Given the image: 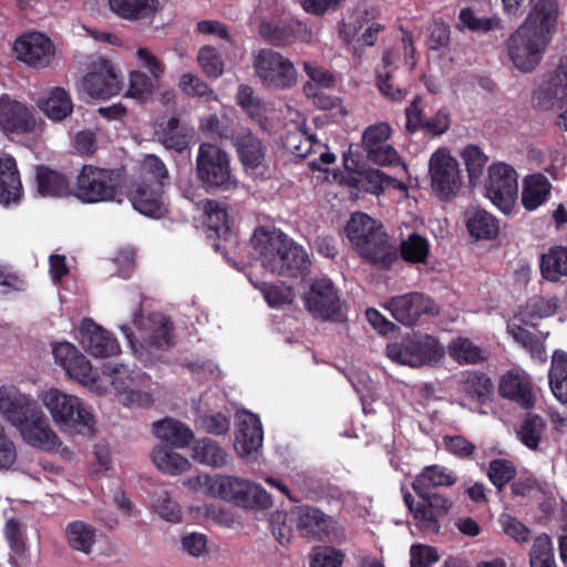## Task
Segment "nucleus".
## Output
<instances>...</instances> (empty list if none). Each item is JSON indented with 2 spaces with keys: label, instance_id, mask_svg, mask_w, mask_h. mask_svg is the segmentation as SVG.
Wrapping results in <instances>:
<instances>
[{
  "label": "nucleus",
  "instance_id": "412c9836",
  "mask_svg": "<svg viewBox=\"0 0 567 567\" xmlns=\"http://www.w3.org/2000/svg\"><path fill=\"white\" fill-rule=\"evenodd\" d=\"M13 50L19 60L37 69L48 66L54 55L53 43L39 32L28 33L17 39Z\"/></svg>",
  "mask_w": 567,
  "mask_h": 567
},
{
  "label": "nucleus",
  "instance_id": "473e14b6",
  "mask_svg": "<svg viewBox=\"0 0 567 567\" xmlns=\"http://www.w3.org/2000/svg\"><path fill=\"white\" fill-rule=\"evenodd\" d=\"M458 392L470 402L484 404L493 393L491 378L482 371L467 370L460 374Z\"/></svg>",
  "mask_w": 567,
  "mask_h": 567
},
{
  "label": "nucleus",
  "instance_id": "dca6fc26",
  "mask_svg": "<svg viewBox=\"0 0 567 567\" xmlns=\"http://www.w3.org/2000/svg\"><path fill=\"white\" fill-rule=\"evenodd\" d=\"M55 362L61 365L69 378L99 391V375L93 371L90 360L70 342H60L52 350Z\"/></svg>",
  "mask_w": 567,
  "mask_h": 567
},
{
  "label": "nucleus",
  "instance_id": "603ef678",
  "mask_svg": "<svg viewBox=\"0 0 567 567\" xmlns=\"http://www.w3.org/2000/svg\"><path fill=\"white\" fill-rule=\"evenodd\" d=\"M513 339L526 349L532 358L545 362L547 359L545 347L540 338L527 330L520 324H512L508 327Z\"/></svg>",
  "mask_w": 567,
  "mask_h": 567
},
{
  "label": "nucleus",
  "instance_id": "393cba45",
  "mask_svg": "<svg viewBox=\"0 0 567 567\" xmlns=\"http://www.w3.org/2000/svg\"><path fill=\"white\" fill-rule=\"evenodd\" d=\"M38 404L16 388H0V412L19 429L37 409Z\"/></svg>",
  "mask_w": 567,
  "mask_h": 567
},
{
  "label": "nucleus",
  "instance_id": "5fc2aeb1",
  "mask_svg": "<svg viewBox=\"0 0 567 567\" xmlns=\"http://www.w3.org/2000/svg\"><path fill=\"white\" fill-rule=\"evenodd\" d=\"M529 565L530 567H557L554 545L547 534L535 538L529 551Z\"/></svg>",
  "mask_w": 567,
  "mask_h": 567
},
{
  "label": "nucleus",
  "instance_id": "4be33fe9",
  "mask_svg": "<svg viewBox=\"0 0 567 567\" xmlns=\"http://www.w3.org/2000/svg\"><path fill=\"white\" fill-rule=\"evenodd\" d=\"M18 430L23 441L33 447L52 452L61 445L59 436L51 429L40 408L29 414L27 421Z\"/></svg>",
  "mask_w": 567,
  "mask_h": 567
},
{
  "label": "nucleus",
  "instance_id": "f8f14e48",
  "mask_svg": "<svg viewBox=\"0 0 567 567\" xmlns=\"http://www.w3.org/2000/svg\"><path fill=\"white\" fill-rule=\"evenodd\" d=\"M305 305L315 318L323 321L343 322L347 319L340 291L331 279L313 280L305 295Z\"/></svg>",
  "mask_w": 567,
  "mask_h": 567
},
{
  "label": "nucleus",
  "instance_id": "423d86ee",
  "mask_svg": "<svg viewBox=\"0 0 567 567\" xmlns=\"http://www.w3.org/2000/svg\"><path fill=\"white\" fill-rule=\"evenodd\" d=\"M44 404L62 432L72 435L94 432L95 419L79 398L51 389L44 396Z\"/></svg>",
  "mask_w": 567,
  "mask_h": 567
},
{
  "label": "nucleus",
  "instance_id": "aec40b11",
  "mask_svg": "<svg viewBox=\"0 0 567 567\" xmlns=\"http://www.w3.org/2000/svg\"><path fill=\"white\" fill-rule=\"evenodd\" d=\"M79 334L82 348L95 358H110L121 352L117 339L91 319L83 320Z\"/></svg>",
  "mask_w": 567,
  "mask_h": 567
},
{
  "label": "nucleus",
  "instance_id": "7c9ffc66",
  "mask_svg": "<svg viewBox=\"0 0 567 567\" xmlns=\"http://www.w3.org/2000/svg\"><path fill=\"white\" fill-rule=\"evenodd\" d=\"M501 396L514 401L523 409H530L535 403L529 378L525 373L508 371L501 379Z\"/></svg>",
  "mask_w": 567,
  "mask_h": 567
},
{
  "label": "nucleus",
  "instance_id": "39448f33",
  "mask_svg": "<svg viewBox=\"0 0 567 567\" xmlns=\"http://www.w3.org/2000/svg\"><path fill=\"white\" fill-rule=\"evenodd\" d=\"M196 175L203 188L209 194L231 192L238 186V181L231 172L229 155L213 143L199 145Z\"/></svg>",
  "mask_w": 567,
  "mask_h": 567
},
{
  "label": "nucleus",
  "instance_id": "c85d7f7f",
  "mask_svg": "<svg viewBox=\"0 0 567 567\" xmlns=\"http://www.w3.org/2000/svg\"><path fill=\"white\" fill-rule=\"evenodd\" d=\"M264 431L259 417L246 412L238 417V430L235 437V449L243 455L248 456L257 452L262 445Z\"/></svg>",
  "mask_w": 567,
  "mask_h": 567
},
{
  "label": "nucleus",
  "instance_id": "4c0bfd02",
  "mask_svg": "<svg viewBox=\"0 0 567 567\" xmlns=\"http://www.w3.org/2000/svg\"><path fill=\"white\" fill-rule=\"evenodd\" d=\"M466 229L476 240H491L499 233L498 219L483 208H471L465 213Z\"/></svg>",
  "mask_w": 567,
  "mask_h": 567
},
{
  "label": "nucleus",
  "instance_id": "e433bc0d",
  "mask_svg": "<svg viewBox=\"0 0 567 567\" xmlns=\"http://www.w3.org/2000/svg\"><path fill=\"white\" fill-rule=\"evenodd\" d=\"M154 435L173 447H186L193 440L192 429L175 419H164L153 424Z\"/></svg>",
  "mask_w": 567,
  "mask_h": 567
},
{
  "label": "nucleus",
  "instance_id": "bf43d9fd",
  "mask_svg": "<svg viewBox=\"0 0 567 567\" xmlns=\"http://www.w3.org/2000/svg\"><path fill=\"white\" fill-rule=\"evenodd\" d=\"M155 80L141 71L130 73V86L126 96L136 100L138 103H145L153 94Z\"/></svg>",
  "mask_w": 567,
  "mask_h": 567
},
{
  "label": "nucleus",
  "instance_id": "4468645a",
  "mask_svg": "<svg viewBox=\"0 0 567 567\" xmlns=\"http://www.w3.org/2000/svg\"><path fill=\"white\" fill-rule=\"evenodd\" d=\"M392 133L385 122L369 125L362 134V147L367 158L380 166H396L401 164L398 151L388 143Z\"/></svg>",
  "mask_w": 567,
  "mask_h": 567
},
{
  "label": "nucleus",
  "instance_id": "4d7b16f0",
  "mask_svg": "<svg viewBox=\"0 0 567 567\" xmlns=\"http://www.w3.org/2000/svg\"><path fill=\"white\" fill-rule=\"evenodd\" d=\"M545 427L546 422L543 417L536 414H527L517 434L524 445L530 450H536Z\"/></svg>",
  "mask_w": 567,
  "mask_h": 567
},
{
  "label": "nucleus",
  "instance_id": "6e6552de",
  "mask_svg": "<svg viewBox=\"0 0 567 567\" xmlns=\"http://www.w3.org/2000/svg\"><path fill=\"white\" fill-rule=\"evenodd\" d=\"M254 70L261 84L285 91L297 84L298 72L292 61L272 49H260L254 59Z\"/></svg>",
  "mask_w": 567,
  "mask_h": 567
},
{
  "label": "nucleus",
  "instance_id": "ddd939ff",
  "mask_svg": "<svg viewBox=\"0 0 567 567\" xmlns=\"http://www.w3.org/2000/svg\"><path fill=\"white\" fill-rule=\"evenodd\" d=\"M431 185L441 199H449L461 187L458 164L445 150L434 152L430 158Z\"/></svg>",
  "mask_w": 567,
  "mask_h": 567
},
{
  "label": "nucleus",
  "instance_id": "cd10ccee",
  "mask_svg": "<svg viewBox=\"0 0 567 567\" xmlns=\"http://www.w3.org/2000/svg\"><path fill=\"white\" fill-rule=\"evenodd\" d=\"M231 145L236 151L240 164L246 171H255L262 165L267 146L250 128L244 126L239 130Z\"/></svg>",
  "mask_w": 567,
  "mask_h": 567
},
{
  "label": "nucleus",
  "instance_id": "69168bd1",
  "mask_svg": "<svg viewBox=\"0 0 567 567\" xmlns=\"http://www.w3.org/2000/svg\"><path fill=\"white\" fill-rule=\"evenodd\" d=\"M487 475L492 484L501 491L515 477L516 467L508 460L496 458L489 462Z\"/></svg>",
  "mask_w": 567,
  "mask_h": 567
},
{
  "label": "nucleus",
  "instance_id": "a878e982",
  "mask_svg": "<svg viewBox=\"0 0 567 567\" xmlns=\"http://www.w3.org/2000/svg\"><path fill=\"white\" fill-rule=\"evenodd\" d=\"M38 404L16 388H0V412L19 429L37 409Z\"/></svg>",
  "mask_w": 567,
  "mask_h": 567
},
{
  "label": "nucleus",
  "instance_id": "a18cd8bd",
  "mask_svg": "<svg viewBox=\"0 0 567 567\" xmlns=\"http://www.w3.org/2000/svg\"><path fill=\"white\" fill-rule=\"evenodd\" d=\"M244 126L240 124L229 123L227 120H221L215 114H209L200 120L199 130L203 134L210 138L225 144L234 143L236 134Z\"/></svg>",
  "mask_w": 567,
  "mask_h": 567
},
{
  "label": "nucleus",
  "instance_id": "2eb2a0df",
  "mask_svg": "<svg viewBox=\"0 0 567 567\" xmlns=\"http://www.w3.org/2000/svg\"><path fill=\"white\" fill-rule=\"evenodd\" d=\"M383 307L398 322L406 327L416 324L424 315L437 313L434 301L421 292L391 297Z\"/></svg>",
  "mask_w": 567,
  "mask_h": 567
},
{
  "label": "nucleus",
  "instance_id": "9d476101",
  "mask_svg": "<svg viewBox=\"0 0 567 567\" xmlns=\"http://www.w3.org/2000/svg\"><path fill=\"white\" fill-rule=\"evenodd\" d=\"M118 194L113 171L94 165H83L73 184L72 196L83 204L115 200Z\"/></svg>",
  "mask_w": 567,
  "mask_h": 567
},
{
  "label": "nucleus",
  "instance_id": "0eeeda50",
  "mask_svg": "<svg viewBox=\"0 0 567 567\" xmlns=\"http://www.w3.org/2000/svg\"><path fill=\"white\" fill-rule=\"evenodd\" d=\"M403 502L412 515L416 529L424 535H437L441 520L450 513L453 502L443 494H416L415 501L409 491L402 487Z\"/></svg>",
  "mask_w": 567,
  "mask_h": 567
},
{
  "label": "nucleus",
  "instance_id": "79ce46f5",
  "mask_svg": "<svg viewBox=\"0 0 567 567\" xmlns=\"http://www.w3.org/2000/svg\"><path fill=\"white\" fill-rule=\"evenodd\" d=\"M111 10L124 20L137 21L154 16L158 0H109Z\"/></svg>",
  "mask_w": 567,
  "mask_h": 567
},
{
  "label": "nucleus",
  "instance_id": "1a4fd4ad",
  "mask_svg": "<svg viewBox=\"0 0 567 567\" xmlns=\"http://www.w3.org/2000/svg\"><path fill=\"white\" fill-rule=\"evenodd\" d=\"M386 354L394 362L417 368L440 361L444 350L436 338L413 332L400 343L389 344Z\"/></svg>",
  "mask_w": 567,
  "mask_h": 567
},
{
  "label": "nucleus",
  "instance_id": "49530a36",
  "mask_svg": "<svg viewBox=\"0 0 567 567\" xmlns=\"http://www.w3.org/2000/svg\"><path fill=\"white\" fill-rule=\"evenodd\" d=\"M549 386L555 398L563 404H567V354L555 351L548 373Z\"/></svg>",
  "mask_w": 567,
  "mask_h": 567
},
{
  "label": "nucleus",
  "instance_id": "8fccbe9b",
  "mask_svg": "<svg viewBox=\"0 0 567 567\" xmlns=\"http://www.w3.org/2000/svg\"><path fill=\"white\" fill-rule=\"evenodd\" d=\"M103 375L110 379L116 393L122 395L131 386H136L140 373L131 370L123 363H105L102 367Z\"/></svg>",
  "mask_w": 567,
  "mask_h": 567
},
{
  "label": "nucleus",
  "instance_id": "e2e57ef3",
  "mask_svg": "<svg viewBox=\"0 0 567 567\" xmlns=\"http://www.w3.org/2000/svg\"><path fill=\"white\" fill-rule=\"evenodd\" d=\"M197 61L202 71L212 79H217L224 73V61L217 49L213 45H204L199 49Z\"/></svg>",
  "mask_w": 567,
  "mask_h": 567
},
{
  "label": "nucleus",
  "instance_id": "052dcab7",
  "mask_svg": "<svg viewBox=\"0 0 567 567\" xmlns=\"http://www.w3.org/2000/svg\"><path fill=\"white\" fill-rule=\"evenodd\" d=\"M173 330L174 324L172 320L165 316H159L157 320L153 321L147 339L150 346L162 350L173 347Z\"/></svg>",
  "mask_w": 567,
  "mask_h": 567
},
{
  "label": "nucleus",
  "instance_id": "2f4dec72",
  "mask_svg": "<svg viewBox=\"0 0 567 567\" xmlns=\"http://www.w3.org/2000/svg\"><path fill=\"white\" fill-rule=\"evenodd\" d=\"M35 185L42 197H69L73 192L71 179L65 174L45 165L35 167Z\"/></svg>",
  "mask_w": 567,
  "mask_h": 567
},
{
  "label": "nucleus",
  "instance_id": "58836bf2",
  "mask_svg": "<svg viewBox=\"0 0 567 567\" xmlns=\"http://www.w3.org/2000/svg\"><path fill=\"white\" fill-rule=\"evenodd\" d=\"M538 103L544 107L554 105V101L567 99V59L560 60L557 69L537 91Z\"/></svg>",
  "mask_w": 567,
  "mask_h": 567
},
{
  "label": "nucleus",
  "instance_id": "f03ea898",
  "mask_svg": "<svg viewBox=\"0 0 567 567\" xmlns=\"http://www.w3.org/2000/svg\"><path fill=\"white\" fill-rule=\"evenodd\" d=\"M250 243L262 266L272 274L303 278L309 272L311 261L308 252L281 230L258 227Z\"/></svg>",
  "mask_w": 567,
  "mask_h": 567
},
{
  "label": "nucleus",
  "instance_id": "72a5a7b5",
  "mask_svg": "<svg viewBox=\"0 0 567 567\" xmlns=\"http://www.w3.org/2000/svg\"><path fill=\"white\" fill-rule=\"evenodd\" d=\"M155 136L167 150L178 153L188 147L192 138L190 130L177 116L159 121L155 127Z\"/></svg>",
  "mask_w": 567,
  "mask_h": 567
},
{
  "label": "nucleus",
  "instance_id": "c9c22d12",
  "mask_svg": "<svg viewBox=\"0 0 567 567\" xmlns=\"http://www.w3.org/2000/svg\"><path fill=\"white\" fill-rule=\"evenodd\" d=\"M457 481L458 477L455 472L442 465L433 464L425 466L416 475L412 483V488L415 494H433L429 489L441 486L450 487L455 485Z\"/></svg>",
  "mask_w": 567,
  "mask_h": 567
},
{
  "label": "nucleus",
  "instance_id": "c756f323",
  "mask_svg": "<svg viewBox=\"0 0 567 567\" xmlns=\"http://www.w3.org/2000/svg\"><path fill=\"white\" fill-rule=\"evenodd\" d=\"M303 24L293 19L262 21L259 25L260 37L274 47L292 44L301 37Z\"/></svg>",
  "mask_w": 567,
  "mask_h": 567
},
{
  "label": "nucleus",
  "instance_id": "680f3d73",
  "mask_svg": "<svg viewBox=\"0 0 567 567\" xmlns=\"http://www.w3.org/2000/svg\"><path fill=\"white\" fill-rule=\"evenodd\" d=\"M168 178V171L163 161L156 155H145L141 163V174L137 181H145L147 183L161 182L164 188Z\"/></svg>",
  "mask_w": 567,
  "mask_h": 567
},
{
  "label": "nucleus",
  "instance_id": "5701e85b",
  "mask_svg": "<svg viewBox=\"0 0 567 567\" xmlns=\"http://www.w3.org/2000/svg\"><path fill=\"white\" fill-rule=\"evenodd\" d=\"M84 90L94 99L106 100L120 93L122 82L107 60L94 64L84 78Z\"/></svg>",
  "mask_w": 567,
  "mask_h": 567
},
{
  "label": "nucleus",
  "instance_id": "37998d69",
  "mask_svg": "<svg viewBox=\"0 0 567 567\" xmlns=\"http://www.w3.org/2000/svg\"><path fill=\"white\" fill-rule=\"evenodd\" d=\"M96 528L86 522L73 520L65 527V537L72 549L89 555L96 543Z\"/></svg>",
  "mask_w": 567,
  "mask_h": 567
},
{
  "label": "nucleus",
  "instance_id": "bb28decb",
  "mask_svg": "<svg viewBox=\"0 0 567 567\" xmlns=\"http://www.w3.org/2000/svg\"><path fill=\"white\" fill-rule=\"evenodd\" d=\"M23 187L16 158L9 153L0 154V205L19 204Z\"/></svg>",
  "mask_w": 567,
  "mask_h": 567
},
{
  "label": "nucleus",
  "instance_id": "b1692460",
  "mask_svg": "<svg viewBox=\"0 0 567 567\" xmlns=\"http://www.w3.org/2000/svg\"><path fill=\"white\" fill-rule=\"evenodd\" d=\"M0 127L7 133L27 134L34 130L32 112L8 95L0 97Z\"/></svg>",
  "mask_w": 567,
  "mask_h": 567
},
{
  "label": "nucleus",
  "instance_id": "6e6d98bb",
  "mask_svg": "<svg viewBox=\"0 0 567 567\" xmlns=\"http://www.w3.org/2000/svg\"><path fill=\"white\" fill-rule=\"evenodd\" d=\"M458 21L461 29H466L475 33H487L501 28V20L498 18H478L471 7H465L460 10Z\"/></svg>",
  "mask_w": 567,
  "mask_h": 567
},
{
  "label": "nucleus",
  "instance_id": "6ab92c4d",
  "mask_svg": "<svg viewBox=\"0 0 567 567\" xmlns=\"http://www.w3.org/2000/svg\"><path fill=\"white\" fill-rule=\"evenodd\" d=\"M295 522L301 536L326 540L338 534V522L330 515L312 506H299L293 512Z\"/></svg>",
  "mask_w": 567,
  "mask_h": 567
},
{
  "label": "nucleus",
  "instance_id": "864d4df0",
  "mask_svg": "<svg viewBox=\"0 0 567 567\" xmlns=\"http://www.w3.org/2000/svg\"><path fill=\"white\" fill-rule=\"evenodd\" d=\"M152 458L161 472L169 475L183 473L189 467V462L186 457L164 449L154 450Z\"/></svg>",
  "mask_w": 567,
  "mask_h": 567
},
{
  "label": "nucleus",
  "instance_id": "3c124183",
  "mask_svg": "<svg viewBox=\"0 0 567 567\" xmlns=\"http://www.w3.org/2000/svg\"><path fill=\"white\" fill-rule=\"evenodd\" d=\"M402 259L410 264H423L430 255V245L426 238L413 233L400 244Z\"/></svg>",
  "mask_w": 567,
  "mask_h": 567
},
{
  "label": "nucleus",
  "instance_id": "774afa93",
  "mask_svg": "<svg viewBox=\"0 0 567 567\" xmlns=\"http://www.w3.org/2000/svg\"><path fill=\"white\" fill-rule=\"evenodd\" d=\"M557 310V305L553 300H547L544 297L532 298L525 309L520 312L522 322L524 324H533L530 322L534 318H546L553 316Z\"/></svg>",
  "mask_w": 567,
  "mask_h": 567
},
{
  "label": "nucleus",
  "instance_id": "13d9d810",
  "mask_svg": "<svg viewBox=\"0 0 567 567\" xmlns=\"http://www.w3.org/2000/svg\"><path fill=\"white\" fill-rule=\"evenodd\" d=\"M450 355L458 363L475 364L484 360L482 350L467 338H458L449 347Z\"/></svg>",
  "mask_w": 567,
  "mask_h": 567
},
{
  "label": "nucleus",
  "instance_id": "de8ad7c7",
  "mask_svg": "<svg viewBox=\"0 0 567 567\" xmlns=\"http://www.w3.org/2000/svg\"><path fill=\"white\" fill-rule=\"evenodd\" d=\"M539 266L542 276L548 281H558L560 277L567 276V248L551 247L542 255Z\"/></svg>",
  "mask_w": 567,
  "mask_h": 567
},
{
  "label": "nucleus",
  "instance_id": "338daca9",
  "mask_svg": "<svg viewBox=\"0 0 567 567\" xmlns=\"http://www.w3.org/2000/svg\"><path fill=\"white\" fill-rule=\"evenodd\" d=\"M181 90L188 96L205 99L206 101L216 100L214 90L198 75L185 73L179 79Z\"/></svg>",
  "mask_w": 567,
  "mask_h": 567
},
{
  "label": "nucleus",
  "instance_id": "ea45409f",
  "mask_svg": "<svg viewBox=\"0 0 567 567\" xmlns=\"http://www.w3.org/2000/svg\"><path fill=\"white\" fill-rule=\"evenodd\" d=\"M551 184L548 178L538 173L528 175L523 182L522 204L527 210H535L542 206L550 194Z\"/></svg>",
  "mask_w": 567,
  "mask_h": 567
},
{
  "label": "nucleus",
  "instance_id": "0e129e2a",
  "mask_svg": "<svg viewBox=\"0 0 567 567\" xmlns=\"http://www.w3.org/2000/svg\"><path fill=\"white\" fill-rule=\"evenodd\" d=\"M302 90L305 95L312 101L316 107L326 111L338 109L342 115L346 114V111L341 104V100L337 96H332L326 93L323 89L318 87L316 84L306 82Z\"/></svg>",
  "mask_w": 567,
  "mask_h": 567
},
{
  "label": "nucleus",
  "instance_id": "20e7f679",
  "mask_svg": "<svg viewBox=\"0 0 567 567\" xmlns=\"http://www.w3.org/2000/svg\"><path fill=\"white\" fill-rule=\"evenodd\" d=\"M207 492L245 509H268L272 506L271 495L259 484L230 475L207 476Z\"/></svg>",
  "mask_w": 567,
  "mask_h": 567
},
{
  "label": "nucleus",
  "instance_id": "f3484780",
  "mask_svg": "<svg viewBox=\"0 0 567 567\" xmlns=\"http://www.w3.org/2000/svg\"><path fill=\"white\" fill-rule=\"evenodd\" d=\"M405 130L415 134L423 132L430 136H441L450 130L451 114L446 107H442L427 118L424 114L423 100L416 95L413 101L405 107Z\"/></svg>",
  "mask_w": 567,
  "mask_h": 567
},
{
  "label": "nucleus",
  "instance_id": "9b49d317",
  "mask_svg": "<svg viewBox=\"0 0 567 567\" xmlns=\"http://www.w3.org/2000/svg\"><path fill=\"white\" fill-rule=\"evenodd\" d=\"M518 175L506 163H494L488 167L484 189L486 197L504 214H511L518 198Z\"/></svg>",
  "mask_w": 567,
  "mask_h": 567
},
{
  "label": "nucleus",
  "instance_id": "c03bdc74",
  "mask_svg": "<svg viewBox=\"0 0 567 567\" xmlns=\"http://www.w3.org/2000/svg\"><path fill=\"white\" fill-rule=\"evenodd\" d=\"M192 458L199 464L217 468L227 464L228 454L217 442L204 437L194 442Z\"/></svg>",
  "mask_w": 567,
  "mask_h": 567
},
{
  "label": "nucleus",
  "instance_id": "a211bd4d",
  "mask_svg": "<svg viewBox=\"0 0 567 567\" xmlns=\"http://www.w3.org/2000/svg\"><path fill=\"white\" fill-rule=\"evenodd\" d=\"M127 198L134 209L146 217L157 219L167 213L161 182L135 181L128 187Z\"/></svg>",
  "mask_w": 567,
  "mask_h": 567
},
{
  "label": "nucleus",
  "instance_id": "f704fd0d",
  "mask_svg": "<svg viewBox=\"0 0 567 567\" xmlns=\"http://www.w3.org/2000/svg\"><path fill=\"white\" fill-rule=\"evenodd\" d=\"M343 165L347 171L354 172L359 178L357 182L367 183L370 187L367 190L379 194L386 188L404 189V184L394 177L385 174L377 168H360L359 164L353 159L343 156Z\"/></svg>",
  "mask_w": 567,
  "mask_h": 567
},
{
  "label": "nucleus",
  "instance_id": "f257e3e1",
  "mask_svg": "<svg viewBox=\"0 0 567 567\" xmlns=\"http://www.w3.org/2000/svg\"><path fill=\"white\" fill-rule=\"evenodd\" d=\"M557 0H536L524 23L508 38V56L522 72H532L543 60L556 30Z\"/></svg>",
  "mask_w": 567,
  "mask_h": 567
},
{
  "label": "nucleus",
  "instance_id": "a19ab883",
  "mask_svg": "<svg viewBox=\"0 0 567 567\" xmlns=\"http://www.w3.org/2000/svg\"><path fill=\"white\" fill-rule=\"evenodd\" d=\"M39 109L54 122H61L73 112V102L66 90L54 87L47 97L38 101Z\"/></svg>",
  "mask_w": 567,
  "mask_h": 567
},
{
  "label": "nucleus",
  "instance_id": "7ed1b4c3",
  "mask_svg": "<svg viewBox=\"0 0 567 567\" xmlns=\"http://www.w3.org/2000/svg\"><path fill=\"white\" fill-rule=\"evenodd\" d=\"M344 230L352 248L378 269L388 270L398 260V249L383 226L369 215L352 214Z\"/></svg>",
  "mask_w": 567,
  "mask_h": 567
},
{
  "label": "nucleus",
  "instance_id": "09e8293b",
  "mask_svg": "<svg viewBox=\"0 0 567 567\" xmlns=\"http://www.w3.org/2000/svg\"><path fill=\"white\" fill-rule=\"evenodd\" d=\"M204 210L207 215L208 228L213 230L219 239L225 241L231 240L234 234L230 228L226 208H224L219 202L208 199L205 203Z\"/></svg>",
  "mask_w": 567,
  "mask_h": 567
}]
</instances>
